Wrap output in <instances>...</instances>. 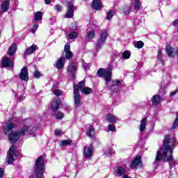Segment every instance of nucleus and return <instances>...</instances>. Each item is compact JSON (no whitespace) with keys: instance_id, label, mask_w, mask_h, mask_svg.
<instances>
[{"instance_id":"nucleus-1","label":"nucleus","mask_w":178,"mask_h":178,"mask_svg":"<svg viewBox=\"0 0 178 178\" xmlns=\"http://www.w3.org/2000/svg\"><path fill=\"white\" fill-rule=\"evenodd\" d=\"M16 127V124L12 122H8L4 128V134L8 136V138L13 144L17 142L20 137L24 136H29L30 137H35L38 127L37 125H24L19 131H13V129Z\"/></svg>"},{"instance_id":"nucleus-2","label":"nucleus","mask_w":178,"mask_h":178,"mask_svg":"<svg viewBox=\"0 0 178 178\" xmlns=\"http://www.w3.org/2000/svg\"><path fill=\"white\" fill-rule=\"evenodd\" d=\"M175 142H170V138L169 136H166L163 140V147L161 148L156 153L154 163H156L159 161H165L169 162L170 168H175L176 163L172 159V154H173V149H175Z\"/></svg>"},{"instance_id":"nucleus-3","label":"nucleus","mask_w":178,"mask_h":178,"mask_svg":"<svg viewBox=\"0 0 178 178\" xmlns=\"http://www.w3.org/2000/svg\"><path fill=\"white\" fill-rule=\"evenodd\" d=\"M44 173V159L39 156L35 163V175L36 177L41 178Z\"/></svg>"},{"instance_id":"nucleus-4","label":"nucleus","mask_w":178,"mask_h":178,"mask_svg":"<svg viewBox=\"0 0 178 178\" xmlns=\"http://www.w3.org/2000/svg\"><path fill=\"white\" fill-rule=\"evenodd\" d=\"M106 38H108V31L105 30L101 31L99 35V39L96 44V51L98 52L105 45L106 42Z\"/></svg>"},{"instance_id":"nucleus-5","label":"nucleus","mask_w":178,"mask_h":178,"mask_svg":"<svg viewBox=\"0 0 178 178\" xmlns=\"http://www.w3.org/2000/svg\"><path fill=\"white\" fill-rule=\"evenodd\" d=\"M97 74L99 77H104V80L107 86H109V81H111V79L112 77V69L107 68L105 70L104 68H101L97 71Z\"/></svg>"},{"instance_id":"nucleus-6","label":"nucleus","mask_w":178,"mask_h":178,"mask_svg":"<svg viewBox=\"0 0 178 178\" xmlns=\"http://www.w3.org/2000/svg\"><path fill=\"white\" fill-rule=\"evenodd\" d=\"M111 83V86L108 88V90L111 91V92H114V91H119L120 88H123L124 87V83L123 81H120L119 80L115 81H111L108 82Z\"/></svg>"},{"instance_id":"nucleus-7","label":"nucleus","mask_w":178,"mask_h":178,"mask_svg":"<svg viewBox=\"0 0 178 178\" xmlns=\"http://www.w3.org/2000/svg\"><path fill=\"white\" fill-rule=\"evenodd\" d=\"M13 155H15V156H17V153L16 152V146H15V145H12L8 151L7 162L8 165H12V163L15 162Z\"/></svg>"},{"instance_id":"nucleus-8","label":"nucleus","mask_w":178,"mask_h":178,"mask_svg":"<svg viewBox=\"0 0 178 178\" xmlns=\"http://www.w3.org/2000/svg\"><path fill=\"white\" fill-rule=\"evenodd\" d=\"M74 105L76 108L80 106V102H81V96L80 95V90L76 87L74 88Z\"/></svg>"},{"instance_id":"nucleus-9","label":"nucleus","mask_w":178,"mask_h":178,"mask_svg":"<svg viewBox=\"0 0 178 178\" xmlns=\"http://www.w3.org/2000/svg\"><path fill=\"white\" fill-rule=\"evenodd\" d=\"M67 72L74 79V76H76V72H77V63L72 61L67 67Z\"/></svg>"},{"instance_id":"nucleus-10","label":"nucleus","mask_w":178,"mask_h":178,"mask_svg":"<svg viewBox=\"0 0 178 178\" xmlns=\"http://www.w3.org/2000/svg\"><path fill=\"white\" fill-rule=\"evenodd\" d=\"M19 79L23 80V81H29V70L27 69V67H24L21 70Z\"/></svg>"},{"instance_id":"nucleus-11","label":"nucleus","mask_w":178,"mask_h":178,"mask_svg":"<svg viewBox=\"0 0 178 178\" xmlns=\"http://www.w3.org/2000/svg\"><path fill=\"white\" fill-rule=\"evenodd\" d=\"M10 3V0H3L0 6V13H5L9 10Z\"/></svg>"},{"instance_id":"nucleus-12","label":"nucleus","mask_w":178,"mask_h":178,"mask_svg":"<svg viewBox=\"0 0 178 178\" xmlns=\"http://www.w3.org/2000/svg\"><path fill=\"white\" fill-rule=\"evenodd\" d=\"M92 152H94V148L92 145H88L83 149V155L85 158H91L92 156Z\"/></svg>"},{"instance_id":"nucleus-13","label":"nucleus","mask_w":178,"mask_h":178,"mask_svg":"<svg viewBox=\"0 0 178 178\" xmlns=\"http://www.w3.org/2000/svg\"><path fill=\"white\" fill-rule=\"evenodd\" d=\"M67 9L68 10L65 15V17L66 19H72V17L74 16V6L69 3Z\"/></svg>"},{"instance_id":"nucleus-14","label":"nucleus","mask_w":178,"mask_h":178,"mask_svg":"<svg viewBox=\"0 0 178 178\" xmlns=\"http://www.w3.org/2000/svg\"><path fill=\"white\" fill-rule=\"evenodd\" d=\"M142 162H141V156H138L135 158V159L131 162L130 165L131 169H136L137 166H141Z\"/></svg>"},{"instance_id":"nucleus-15","label":"nucleus","mask_w":178,"mask_h":178,"mask_svg":"<svg viewBox=\"0 0 178 178\" xmlns=\"http://www.w3.org/2000/svg\"><path fill=\"white\" fill-rule=\"evenodd\" d=\"M64 51L65 52V58L67 59H70L73 57V53L70 51V43L67 42L65 44Z\"/></svg>"},{"instance_id":"nucleus-16","label":"nucleus","mask_w":178,"mask_h":178,"mask_svg":"<svg viewBox=\"0 0 178 178\" xmlns=\"http://www.w3.org/2000/svg\"><path fill=\"white\" fill-rule=\"evenodd\" d=\"M113 173L115 176L120 177L122 176H124V173H126V172L124 171V169L122 167H115L113 168Z\"/></svg>"},{"instance_id":"nucleus-17","label":"nucleus","mask_w":178,"mask_h":178,"mask_svg":"<svg viewBox=\"0 0 178 178\" xmlns=\"http://www.w3.org/2000/svg\"><path fill=\"white\" fill-rule=\"evenodd\" d=\"M3 67H12L13 66V61L8 57L3 58L1 63Z\"/></svg>"},{"instance_id":"nucleus-18","label":"nucleus","mask_w":178,"mask_h":178,"mask_svg":"<svg viewBox=\"0 0 178 178\" xmlns=\"http://www.w3.org/2000/svg\"><path fill=\"white\" fill-rule=\"evenodd\" d=\"M106 120L110 123H116V122H120L119 118L112 114H107L106 115Z\"/></svg>"},{"instance_id":"nucleus-19","label":"nucleus","mask_w":178,"mask_h":178,"mask_svg":"<svg viewBox=\"0 0 178 178\" xmlns=\"http://www.w3.org/2000/svg\"><path fill=\"white\" fill-rule=\"evenodd\" d=\"M65 62H66V58L65 57H60V59L56 63V68L63 69V67H65Z\"/></svg>"},{"instance_id":"nucleus-20","label":"nucleus","mask_w":178,"mask_h":178,"mask_svg":"<svg viewBox=\"0 0 178 178\" xmlns=\"http://www.w3.org/2000/svg\"><path fill=\"white\" fill-rule=\"evenodd\" d=\"M147 117H144L141 119L140 124V133H143L145 131V128L147 127Z\"/></svg>"},{"instance_id":"nucleus-21","label":"nucleus","mask_w":178,"mask_h":178,"mask_svg":"<svg viewBox=\"0 0 178 178\" xmlns=\"http://www.w3.org/2000/svg\"><path fill=\"white\" fill-rule=\"evenodd\" d=\"M37 49H38V47L35 44H33L26 49L25 55H31V54H34Z\"/></svg>"},{"instance_id":"nucleus-22","label":"nucleus","mask_w":178,"mask_h":178,"mask_svg":"<svg viewBox=\"0 0 178 178\" xmlns=\"http://www.w3.org/2000/svg\"><path fill=\"white\" fill-rule=\"evenodd\" d=\"M17 49V46L16 45V44H13L8 50V54L10 56H13V55H15V54H16V51Z\"/></svg>"},{"instance_id":"nucleus-23","label":"nucleus","mask_w":178,"mask_h":178,"mask_svg":"<svg viewBox=\"0 0 178 178\" xmlns=\"http://www.w3.org/2000/svg\"><path fill=\"white\" fill-rule=\"evenodd\" d=\"M101 0H93V2L92 3V8L93 9H95V10H99L101 9L102 6Z\"/></svg>"},{"instance_id":"nucleus-24","label":"nucleus","mask_w":178,"mask_h":178,"mask_svg":"<svg viewBox=\"0 0 178 178\" xmlns=\"http://www.w3.org/2000/svg\"><path fill=\"white\" fill-rule=\"evenodd\" d=\"M59 105H60V101L59 100H54L51 102V108L52 111L56 112L58 109H59Z\"/></svg>"},{"instance_id":"nucleus-25","label":"nucleus","mask_w":178,"mask_h":178,"mask_svg":"<svg viewBox=\"0 0 178 178\" xmlns=\"http://www.w3.org/2000/svg\"><path fill=\"white\" fill-rule=\"evenodd\" d=\"M87 136L90 137V138H94L95 137V130L93 127H90L86 131Z\"/></svg>"},{"instance_id":"nucleus-26","label":"nucleus","mask_w":178,"mask_h":178,"mask_svg":"<svg viewBox=\"0 0 178 178\" xmlns=\"http://www.w3.org/2000/svg\"><path fill=\"white\" fill-rule=\"evenodd\" d=\"M166 51H167V54H168V56H170V58H174V56H175V49H173L172 47L168 45L166 47Z\"/></svg>"},{"instance_id":"nucleus-27","label":"nucleus","mask_w":178,"mask_h":178,"mask_svg":"<svg viewBox=\"0 0 178 178\" xmlns=\"http://www.w3.org/2000/svg\"><path fill=\"white\" fill-rule=\"evenodd\" d=\"M152 102L153 105H155L156 106V105H159V104H161V96L159 95L153 96L152 99Z\"/></svg>"},{"instance_id":"nucleus-28","label":"nucleus","mask_w":178,"mask_h":178,"mask_svg":"<svg viewBox=\"0 0 178 178\" xmlns=\"http://www.w3.org/2000/svg\"><path fill=\"white\" fill-rule=\"evenodd\" d=\"M35 20L36 22H40V20H42V16H44V13L41 11H38L35 13Z\"/></svg>"},{"instance_id":"nucleus-29","label":"nucleus","mask_w":178,"mask_h":178,"mask_svg":"<svg viewBox=\"0 0 178 178\" xmlns=\"http://www.w3.org/2000/svg\"><path fill=\"white\" fill-rule=\"evenodd\" d=\"M74 87H76V90L79 88L80 91H82L86 87V81H81L77 86H74Z\"/></svg>"},{"instance_id":"nucleus-30","label":"nucleus","mask_w":178,"mask_h":178,"mask_svg":"<svg viewBox=\"0 0 178 178\" xmlns=\"http://www.w3.org/2000/svg\"><path fill=\"white\" fill-rule=\"evenodd\" d=\"M81 92L82 94H84L85 95H88L90 94H91V92H92V89H91L90 88L88 87H84L83 89H82L81 90Z\"/></svg>"},{"instance_id":"nucleus-31","label":"nucleus","mask_w":178,"mask_h":178,"mask_svg":"<svg viewBox=\"0 0 178 178\" xmlns=\"http://www.w3.org/2000/svg\"><path fill=\"white\" fill-rule=\"evenodd\" d=\"M134 45L135 48H138V49H141V48L144 47V42L143 41H136L134 42Z\"/></svg>"},{"instance_id":"nucleus-32","label":"nucleus","mask_w":178,"mask_h":178,"mask_svg":"<svg viewBox=\"0 0 178 178\" xmlns=\"http://www.w3.org/2000/svg\"><path fill=\"white\" fill-rule=\"evenodd\" d=\"M131 10V8H130V6H125L124 8H122V12L124 13V15H130V12Z\"/></svg>"},{"instance_id":"nucleus-33","label":"nucleus","mask_w":178,"mask_h":178,"mask_svg":"<svg viewBox=\"0 0 178 178\" xmlns=\"http://www.w3.org/2000/svg\"><path fill=\"white\" fill-rule=\"evenodd\" d=\"M115 15V10H111L107 13L106 20H111L113 15Z\"/></svg>"},{"instance_id":"nucleus-34","label":"nucleus","mask_w":178,"mask_h":178,"mask_svg":"<svg viewBox=\"0 0 178 178\" xmlns=\"http://www.w3.org/2000/svg\"><path fill=\"white\" fill-rule=\"evenodd\" d=\"M71 142L69 140H64L60 142V147H65L66 145H70Z\"/></svg>"},{"instance_id":"nucleus-35","label":"nucleus","mask_w":178,"mask_h":178,"mask_svg":"<svg viewBox=\"0 0 178 178\" xmlns=\"http://www.w3.org/2000/svg\"><path fill=\"white\" fill-rule=\"evenodd\" d=\"M134 8L136 10H140V8H141L140 0H135Z\"/></svg>"},{"instance_id":"nucleus-36","label":"nucleus","mask_w":178,"mask_h":178,"mask_svg":"<svg viewBox=\"0 0 178 178\" xmlns=\"http://www.w3.org/2000/svg\"><path fill=\"white\" fill-rule=\"evenodd\" d=\"M94 37H95V32L94 31H89L88 33V38H89L90 40H92Z\"/></svg>"},{"instance_id":"nucleus-37","label":"nucleus","mask_w":178,"mask_h":178,"mask_svg":"<svg viewBox=\"0 0 178 178\" xmlns=\"http://www.w3.org/2000/svg\"><path fill=\"white\" fill-rule=\"evenodd\" d=\"M77 35H78L77 32L74 31L70 33L69 38H70V40H73L74 38H77Z\"/></svg>"},{"instance_id":"nucleus-38","label":"nucleus","mask_w":178,"mask_h":178,"mask_svg":"<svg viewBox=\"0 0 178 178\" xmlns=\"http://www.w3.org/2000/svg\"><path fill=\"white\" fill-rule=\"evenodd\" d=\"M53 94H54V95H56V97H60V95H62V90L59 89L54 90L53 91Z\"/></svg>"},{"instance_id":"nucleus-39","label":"nucleus","mask_w":178,"mask_h":178,"mask_svg":"<svg viewBox=\"0 0 178 178\" xmlns=\"http://www.w3.org/2000/svg\"><path fill=\"white\" fill-rule=\"evenodd\" d=\"M178 126V113H177V118L175 119V120L174 121V123L172 124V129H175V128Z\"/></svg>"},{"instance_id":"nucleus-40","label":"nucleus","mask_w":178,"mask_h":178,"mask_svg":"<svg viewBox=\"0 0 178 178\" xmlns=\"http://www.w3.org/2000/svg\"><path fill=\"white\" fill-rule=\"evenodd\" d=\"M108 129L110 131H116V127L114 124H108Z\"/></svg>"},{"instance_id":"nucleus-41","label":"nucleus","mask_w":178,"mask_h":178,"mask_svg":"<svg viewBox=\"0 0 178 178\" xmlns=\"http://www.w3.org/2000/svg\"><path fill=\"white\" fill-rule=\"evenodd\" d=\"M124 59H129L130 58V53L129 51H124L122 54Z\"/></svg>"},{"instance_id":"nucleus-42","label":"nucleus","mask_w":178,"mask_h":178,"mask_svg":"<svg viewBox=\"0 0 178 178\" xmlns=\"http://www.w3.org/2000/svg\"><path fill=\"white\" fill-rule=\"evenodd\" d=\"M113 153V150L112 149L105 150V154L107 156H111V155H112Z\"/></svg>"},{"instance_id":"nucleus-43","label":"nucleus","mask_w":178,"mask_h":178,"mask_svg":"<svg viewBox=\"0 0 178 178\" xmlns=\"http://www.w3.org/2000/svg\"><path fill=\"white\" fill-rule=\"evenodd\" d=\"M55 10L57 11V12H62V6H60V5H56L55 6Z\"/></svg>"},{"instance_id":"nucleus-44","label":"nucleus","mask_w":178,"mask_h":178,"mask_svg":"<svg viewBox=\"0 0 178 178\" xmlns=\"http://www.w3.org/2000/svg\"><path fill=\"white\" fill-rule=\"evenodd\" d=\"M157 58L158 59H162V50L161 49L158 50Z\"/></svg>"},{"instance_id":"nucleus-45","label":"nucleus","mask_w":178,"mask_h":178,"mask_svg":"<svg viewBox=\"0 0 178 178\" xmlns=\"http://www.w3.org/2000/svg\"><path fill=\"white\" fill-rule=\"evenodd\" d=\"M34 77H35L36 79H40V77H41V73H40V72L37 71L34 73Z\"/></svg>"},{"instance_id":"nucleus-46","label":"nucleus","mask_w":178,"mask_h":178,"mask_svg":"<svg viewBox=\"0 0 178 178\" xmlns=\"http://www.w3.org/2000/svg\"><path fill=\"white\" fill-rule=\"evenodd\" d=\"M63 113H58L57 115H56V118L57 119H63Z\"/></svg>"},{"instance_id":"nucleus-47","label":"nucleus","mask_w":178,"mask_h":178,"mask_svg":"<svg viewBox=\"0 0 178 178\" xmlns=\"http://www.w3.org/2000/svg\"><path fill=\"white\" fill-rule=\"evenodd\" d=\"M5 173V169L3 168H0V178L3 177V174Z\"/></svg>"},{"instance_id":"nucleus-48","label":"nucleus","mask_w":178,"mask_h":178,"mask_svg":"<svg viewBox=\"0 0 178 178\" xmlns=\"http://www.w3.org/2000/svg\"><path fill=\"white\" fill-rule=\"evenodd\" d=\"M37 29H38V24H35L31 29V33H35V30H37Z\"/></svg>"},{"instance_id":"nucleus-49","label":"nucleus","mask_w":178,"mask_h":178,"mask_svg":"<svg viewBox=\"0 0 178 178\" xmlns=\"http://www.w3.org/2000/svg\"><path fill=\"white\" fill-rule=\"evenodd\" d=\"M177 92H178V90L176 89L175 90L170 92V96L173 97L174 95H176V94H177Z\"/></svg>"},{"instance_id":"nucleus-50","label":"nucleus","mask_w":178,"mask_h":178,"mask_svg":"<svg viewBox=\"0 0 178 178\" xmlns=\"http://www.w3.org/2000/svg\"><path fill=\"white\" fill-rule=\"evenodd\" d=\"M60 134H62V131H60V129H57L55 131L56 136H60Z\"/></svg>"},{"instance_id":"nucleus-51","label":"nucleus","mask_w":178,"mask_h":178,"mask_svg":"<svg viewBox=\"0 0 178 178\" xmlns=\"http://www.w3.org/2000/svg\"><path fill=\"white\" fill-rule=\"evenodd\" d=\"M46 5H49L51 2H55V0H44Z\"/></svg>"},{"instance_id":"nucleus-52","label":"nucleus","mask_w":178,"mask_h":178,"mask_svg":"<svg viewBox=\"0 0 178 178\" xmlns=\"http://www.w3.org/2000/svg\"><path fill=\"white\" fill-rule=\"evenodd\" d=\"M161 92L162 95H165V94H166V90L161 88Z\"/></svg>"},{"instance_id":"nucleus-53","label":"nucleus","mask_w":178,"mask_h":178,"mask_svg":"<svg viewBox=\"0 0 178 178\" xmlns=\"http://www.w3.org/2000/svg\"><path fill=\"white\" fill-rule=\"evenodd\" d=\"M83 68L86 70L88 69V65L87 63L83 64Z\"/></svg>"},{"instance_id":"nucleus-54","label":"nucleus","mask_w":178,"mask_h":178,"mask_svg":"<svg viewBox=\"0 0 178 178\" xmlns=\"http://www.w3.org/2000/svg\"><path fill=\"white\" fill-rule=\"evenodd\" d=\"M123 178H131V177H129L128 175H124Z\"/></svg>"}]
</instances>
